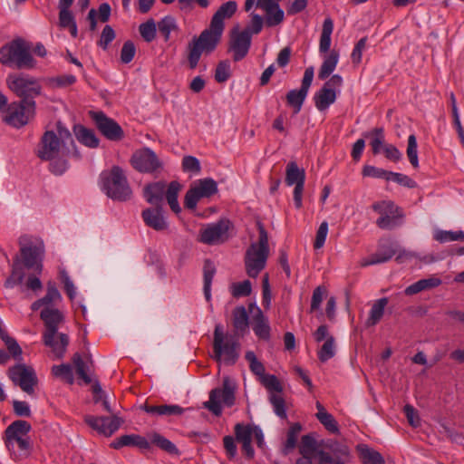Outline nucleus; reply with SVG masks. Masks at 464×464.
Wrapping results in <instances>:
<instances>
[{"label": "nucleus", "mask_w": 464, "mask_h": 464, "mask_svg": "<svg viewBox=\"0 0 464 464\" xmlns=\"http://www.w3.org/2000/svg\"><path fill=\"white\" fill-rule=\"evenodd\" d=\"M328 234V223L326 221H324L320 224L316 235L314 243V247L315 249H320L324 245L326 237Z\"/></svg>", "instance_id": "63"}, {"label": "nucleus", "mask_w": 464, "mask_h": 464, "mask_svg": "<svg viewBox=\"0 0 464 464\" xmlns=\"http://www.w3.org/2000/svg\"><path fill=\"white\" fill-rule=\"evenodd\" d=\"M136 53V48L131 41H127L123 44L121 50V61L123 63H129L132 61Z\"/></svg>", "instance_id": "60"}, {"label": "nucleus", "mask_w": 464, "mask_h": 464, "mask_svg": "<svg viewBox=\"0 0 464 464\" xmlns=\"http://www.w3.org/2000/svg\"><path fill=\"white\" fill-rule=\"evenodd\" d=\"M40 318L44 324L43 342L44 345H52L53 334L58 332V327L64 321L63 313L56 308L44 307L40 313Z\"/></svg>", "instance_id": "16"}, {"label": "nucleus", "mask_w": 464, "mask_h": 464, "mask_svg": "<svg viewBox=\"0 0 464 464\" xmlns=\"http://www.w3.org/2000/svg\"><path fill=\"white\" fill-rule=\"evenodd\" d=\"M397 253V250L389 247L383 252H377L373 255H372L369 258H364L360 262L361 266H368L372 265L381 264L387 262L390 260L395 254Z\"/></svg>", "instance_id": "37"}, {"label": "nucleus", "mask_w": 464, "mask_h": 464, "mask_svg": "<svg viewBox=\"0 0 464 464\" xmlns=\"http://www.w3.org/2000/svg\"><path fill=\"white\" fill-rule=\"evenodd\" d=\"M0 62L18 69H32L36 62L31 54V45L23 39L12 41L0 48Z\"/></svg>", "instance_id": "2"}, {"label": "nucleus", "mask_w": 464, "mask_h": 464, "mask_svg": "<svg viewBox=\"0 0 464 464\" xmlns=\"http://www.w3.org/2000/svg\"><path fill=\"white\" fill-rule=\"evenodd\" d=\"M258 241L252 243L245 254L246 272L250 277H256L265 268L269 256L268 235L262 223L257 222Z\"/></svg>", "instance_id": "1"}, {"label": "nucleus", "mask_w": 464, "mask_h": 464, "mask_svg": "<svg viewBox=\"0 0 464 464\" xmlns=\"http://www.w3.org/2000/svg\"><path fill=\"white\" fill-rule=\"evenodd\" d=\"M24 272L22 266L20 264H14L10 276L5 282V286L6 288H12L14 285L21 284L24 280Z\"/></svg>", "instance_id": "50"}, {"label": "nucleus", "mask_w": 464, "mask_h": 464, "mask_svg": "<svg viewBox=\"0 0 464 464\" xmlns=\"http://www.w3.org/2000/svg\"><path fill=\"white\" fill-rule=\"evenodd\" d=\"M301 430L302 426L299 422H295L291 425L287 432L286 441L283 450L285 455L288 454L290 450L295 448L297 438Z\"/></svg>", "instance_id": "44"}, {"label": "nucleus", "mask_w": 464, "mask_h": 464, "mask_svg": "<svg viewBox=\"0 0 464 464\" xmlns=\"http://www.w3.org/2000/svg\"><path fill=\"white\" fill-rule=\"evenodd\" d=\"M76 82V78L72 74L58 75L50 78L48 84L53 88H64L72 85Z\"/></svg>", "instance_id": "52"}, {"label": "nucleus", "mask_w": 464, "mask_h": 464, "mask_svg": "<svg viewBox=\"0 0 464 464\" xmlns=\"http://www.w3.org/2000/svg\"><path fill=\"white\" fill-rule=\"evenodd\" d=\"M62 299L61 294L59 293L57 287L54 283L49 281L47 283V291L46 295L40 299V302L43 303L44 307L53 308V304L60 302Z\"/></svg>", "instance_id": "42"}, {"label": "nucleus", "mask_w": 464, "mask_h": 464, "mask_svg": "<svg viewBox=\"0 0 464 464\" xmlns=\"http://www.w3.org/2000/svg\"><path fill=\"white\" fill-rule=\"evenodd\" d=\"M434 238L440 242L445 243L449 241H464V232L459 231H445L439 230L435 233Z\"/></svg>", "instance_id": "49"}, {"label": "nucleus", "mask_w": 464, "mask_h": 464, "mask_svg": "<svg viewBox=\"0 0 464 464\" xmlns=\"http://www.w3.org/2000/svg\"><path fill=\"white\" fill-rule=\"evenodd\" d=\"M357 450L363 464H384V459L382 456L378 451L369 448L367 445H358Z\"/></svg>", "instance_id": "32"}, {"label": "nucleus", "mask_w": 464, "mask_h": 464, "mask_svg": "<svg viewBox=\"0 0 464 464\" xmlns=\"http://www.w3.org/2000/svg\"><path fill=\"white\" fill-rule=\"evenodd\" d=\"M246 359L249 362L250 370L262 378L263 375H265V367L263 363L257 360L255 353L252 351L246 352Z\"/></svg>", "instance_id": "57"}, {"label": "nucleus", "mask_w": 464, "mask_h": 464, "mask_svg": "<svg viewBox=\"0 0 464 464\" xmlns=\"http://www.w3.org/2000/svg\"><path fill=\"white\" fill-rule=\"evenodd\" d=\"M90 115L94 121L101 133L110 140H121L123 136L121 127L112 119L107 117L102 111H91Z\"/></svg>", "instance_id": "18"}, {"label": "nucleus", "mask_w": 464, "mask_h": 464, "mask_svg": "<svg viewBox=\"0 0 464 464\" xmlns=\"http://www.w3.org/2000/svg\"><path fill=\"white\" fill-rule=\"evenodd\" d=\"M7 375L14 385L19 386L28 395L34 393L38 379L31 366L24 363L15 364L8 369Z\"/></svg>", "instance_id": "10"}, {"label": "nucleus", "mask_w": 464, "mask_h": 464, "mask_svg": "<svg viewBox=\"0 0 464 464\" xmlns=\"http://www.w3.org/2000/svg\"><path fill=\"white\" fill-rule=\"evenodd\" d=\"M181 184L176 180L171 181L168 188L165 191L166 194V199L171 208V210L175 213H179L181 208L179 207V201H178V196L179 191L181 190Z\"/></svg>", "instance_id": "35"}, {"label": "nucleus", "mask_w": 464, "mask_h": 464, "mask_svg": "<svg viewBox=\"0 0 464 464\" xmlns=\"http://www.w3.org/2000/svg\"><path fill=\"white\" fill-rule=\"evenodd\" d=\"M64 156V153H61V155L53 158V160H47L50 161L49 169L53 174L60 176L67 170L68 162Z\"/></svg>", "instance_id": "48"}, {"label": "nucleus", "mask_w": 464, "mask_h": 464, "mask_svg": "<svg viewBox=\"0 0 464 464\" xmlns=\"http://www.w3.org/2000/svg\"><path fill=\"white\" fill-rule=\"evenodd\" d=\"M160 33L164 36L165 41L169 39L170 33L177 30L176 20L172 16H165L158 23Z\"/></svg>", "instance_id": "47"}, {"label": "nucleus", "mask_w": 464, "mask_h": 464, "mask_svg": "<svg viewBox=\"0 0 464 464\" xmlns=\"http://www.w3.org/2000/svg\"><path fill=\"white\" fill-rule=\"evenodd\" d=\"M316 408L318 410L316 418L325 427L326 430L333 433L339 431L338 424L332 414L328 413L324 407L319 402H316Z\"/></svg>", "instance_id": "36"}, {"label": "nucleus", "mask_w": 464, "mask_h": 464, "mask_svg": "<svg viewBox=\"0 0 464 464\" xmlns=\"http://www.w3.org/2000/svg\"><path fill=\"white\" fill-rule=\"evenodd\" d=\"M338 53L334 51L331 52L330 54L324 59L319 72L318 77L321 80L326 79L335 69L338 63Z\"/></svg>", "instance_id": "39"}, {"label": "nucleus", "mask_w": 464, "mask_h": 464, "mask_svg": "<svg viewBox=\"0 0 464 464\" xmlns=\"http://www.w3.org/2000/svg\"><path fill=\"white\" fill-rule=\"evenodd\" d=\"M249 312L252 314V328L255 334L264 340L270 337V326L267 318L264 315L262 310L255 304H249Z\"/></svg>", "instance_id": "21"}, {"label": "nucleus", "mask_w": 464, "mask_h": 464, "mask_svg": "<svg viewBox=\"0 0 464 464\" xmlns=\"http://www.w3.org/2000/svg\"><path fill=\"white\" fill-rule=\"evenodd\" d=\"M215 273L216 267L213 262L207 259L204 263V294L208 301L210 299L211 283Z\"/></svg>", "instance_id": "43"}, {"label": "nucleus", "mask_w": 464, "mask_h": 464, "mask_svg": "<svg viewBox=\"0 0 464 464\" xmlns=\"http://www.w3.org/2000/svg\"><path fill=\"white\" fill-rule=\"evenodd\" d=\"M64 146L60 142L57 134L53 130H47L44 133L39 148L37 156L42 160H53V158L63 153L62 149Z\"/></svg>", "instance_id": "19"}, {"label": "nucleus", "mask_w": 464, "mask_h": 464, "mask_svg": "<svg viewBox=\"0 0 464 464\" xmlns=\"http://www.w3.org/2000/svg\"><path fill=\"white\" fill-rule=\"evenodd\" d=\"M235 434L238 442H251L253 436V427L250 425H243L241 423H237L235 426Z\"/></svg>", "instance_id": "51"}, {"label": "nucleus", "mask_w": 464, "mask_h": 464, "mask_svg": "<svg viewBox=\"0 0 464 464\" xmlns=\"http://www.w3.org/2000/svg\"><path fill=\"white\" fill-rule=\"evenodd\" d=\"M6 345V348L9 353L14 358L21 360V355L23 353L22 348L18 344V343L11 336H5L3 340Z\"/></svg>", "instance_id": "64"}, {"label": "nucleus", "mask_w": 464, "mask_h": 464, "mask_svg": "<svg viewBox=\"0 0 464 464\" xmlns=\"http://www.w3.org/2000/svg\"><path fill=\"white\" fill-rule=\"evenodd\" d=\"M84 421L99 434L105 437H111L124 423V420L117 414H112L110 417L86 415Z\"/></svg>", "instance_id": "15"}, {"label": "nucleus", "mask_w": 464, "mask_h": 464, "mask_svg": "<svg viewBox=\"0 0 464 464\" xmlns=\"http://www.w3.org/2000/svg\"><path fill=\"white\" fill-rule=\"evenodd\" d=\"M314 457L318 459L317 464H345L339 458L334 457L331 453L321 448Z\"/></svg>", "instance_id": "62"}, {"label": "nucleus", "mask_w": 464, "mask_h": 464, "mask_svg": "<svg viewBox=\"0 0 464 464\" xmlns=\"http://www.w3.org/2000/svg\"><path fill=\"white\" fill-rule=\"evenodd\" d=\"M102 185L108 197L114 200L126 201L132 191L121 168L113 166L110 171L102 174Z\"/></svg>", "instance_id": "4"}, {"label": "nucleus", "mask_w": 464, "mask_h": 464, "mask_svg": "<svg viewBox=\"0 0 464 464\" xmlns=\"http://www.w3.org/2000/svg\"><path fill=\"white\" fill-rule=\"evenodd\" d=\"M266 13L265 23L268 27H274L280 24L284 21V11L280 8V6L276 9H271L269 12Z\"/></svg>", "instance_id": "54"}, {"label": "nucleus", "mask_w": 464, "mask_h": 464, "mask_svg": "<svg viewBox=\"0 0 464 464\" xmlns=\"http://www.w3.org/2000/svg\"><path fill=\"white\" fill-rule=\"evenodd\" d=\"M7 83L10 90L22 99L21 102L27 104L29 108L35 107L34 99L42 92L37 79L26 74L10 75Z\"/></svg>", "instance_id": "5"}, {"label": "nucleus", "mask_w": 464, "mask_h": 464, "mask_svg": "<svg viewBox=\"0 0 464 464\" xmlns=\"http://www.w3.org/2000/svg\"><path fill=\"white\" fill-rule=\"evenodd\" d=\"M388 304V298L383 297L378 299L373 303L369 313V317L365 321L367 327H372L377 324L384 314V309Z\"/></svg>", "instance_id": "30"}, {"label": "nucleus", "mask_w": 464, "mask_h": 464, "mask_svg": "<svg viewBox=\"0 0 464 464\" xmlns=\"http://www.w3.org/2000/svg\"><path fill=\"white\" fill-rule=\"evenodd\" d=\"M321 446V444L317 443L313 434L304 435L299 446V453L302 455L300 459L312 460Z\"/></svg>", "instance_id": "26"}, {"label": "nucleus", "mask_w": 464, "mask_h": 464, "mask_svg": "<svg viewBox=\"0 0 464 464\" xmlns=\"http://www.w3.org/2000/svg\"><path fill=\"white\" fill-rule=\"evenodd\" d=\"M239 343L232 336H225L222 326L216 325L214 331V359L223 360L227 364H234L238 358Z\"/></svg>", "instance_id": "6"}, {"label": "nucleus", "mask_w": 464, "mask_h": 464, "mask_svg": "<svg viewBox=\"0 0 464 464\" xmlns=\"http://www.w3.org/2000/svg\"><path fill=\"white\" fill-rule=\"evenodd\" d=\"M19 246L21 255L27 268H35L42 271L41 257L44 254V246L42 243L33 245L30 237L24 235L19 237Z\"/></svg>", "instance_id": "14"}, {"label": "nucleus", "mask_w": 464, "mask_h": 464, "mask_svg": "<svg viewBox=\"0 0 464 464\" xmlns=\"http://www.w3.org/2000/svg\"><path fill=\"white\" fill-rule=\"evenodd\" d=\"M233 325L237 331L243 332L248 326V315L244 306H237L233 310Z\"/></svg>", "instance_id": "41"}, {"label": "nucleus", "mask_w": 464, "mask_h": 464, "mask_svg": "<svg viewBox=\"0 0 464 464\" xmlns=\"http://www.w3.org/2000/svg\"><path fill=\"white\" fill-rule=\"evenodd\" d=\"M417 140L415 135L411 134L408 138L407 145V156L413 168L419 167L418 150H417Z\"/></svg>", "instance_id": "53"}, {"label": "nucleus", "mask_w": 464, "mask_h": 464, "mask_svg": "<svg viewBox=\"0 0 464 464\" xmlns=\"http://www.w3.org/2000/svg\"><path fill=\"white\" fill-rule=\"evenodd\" d=\"M73 131L79 142L89 148H97L99 139L92 130L87 129L82 125L74 126Z\"/></svg>", "instance_id": "28"}, {"label": "nucleus", "mask_w": 464, "mask_h": 464, "mask_svg": "<svg viewBox=\"0 0 464 464\" xmlns=\"http://www.w3.org/2000/svg\"><path fill=\"white\" fill-rule=\"evenodd\" d=\"M237 10V4L236 1H227L222 4L217 12L213 14L210 24L214 27H218L224 31V20L231 18Z\"/></svg>", "instance_id": "24"}, {"label": "nucleus", "mask_w": 464, "mask_h": 464, "mask_svg": "<svg viewBox=\"0 0 464 464\" xmlns=\"http://www.w3.org/2000/svg\"><path fill=\"white\" fill-rule=\"evenodd\" d=\"M372 208L380 215L376 225L381 229H392L400 226L404 218L402 209L392 200L377 201L372 204Z\"/></svg>", "instance_id": "7"}, {"label": "nucleus", "mask_w": 464, "mask_h": 464, "mask_svg": "<svg viewBox=\"0 0 464 464\" xmlns=\"http://www.w3.org/2000/svg\"><path fill=\"white\" fill-rule=\"evenodd\" d=\"M314 99L316 108L319 111H324L335 102V91L323 86V88L314 95Z\"/></svg>", "instance_id": "31"}, {"label": "nucleus", "mask_w": 464, "mask_h": 464, "mask_svg": "<svg viewBox=\"0 0 464 464\" xmlns=\"http://www.w3.org/2000/svg\"><path fill=\"white\" fill-rule=\"evenodd\" d=\"M165 191V182H152L144 187L143 196L150 204L154 205L155 207H162Z\"/></svg>", "instance_id": "23"}, {"label": "nucleus", "mask_w": 464, "mask_h": 464, "mask_svg": "<svg viewBox=\"0 0 464 464\" xmlns=\"http://www.w3.org/2000/svg\"><path fill=\"white\" fill-rule=\"evenodd\" d=\"M35 107H30L24 102L12 103L8 106L4 121L14 127L19 128L25 125L34 115Z\"/></svg>", "instance_id": "20"}, {"label": "nucleus", "mask_w": 464, "mask_h": 464, "mask_svg": "<svg viewBox=\"0 0 464 464\" xmlns=\"http://www.w3.org/2000/svg\"><path fill=\"white\" fill-rule=\"evenodd\" d=\"M131 166L142 173H153L162 169V162L150 148L136 150L130 158Z\"/></svg>", "instance_id": "12"}, {"label": "nucleus", "mask_w": 464, "mask_h": 464, "mask_svg": "<svg viewBox=\"0 0 464 464\" xmlns=\"http://www.w3.org/2000/svg\"><path fill=\"white\" fill-rule=\"evenodd\" d=\"M305 172L304 169H299L295 161H290L285 169V183L287 186L296 184H304Z\"/></svg>", "instance_id": "29"}, {"label": "nucleus", "mask_w": 464, "mask_h": 464, "mask_svg": "<svg viewBox=\"0 0 464 464\" xmlns=\"http://www.w3.org/2000/svg\"><path fill=\"white\" fill-rule=\"evenodd\" d=\"M442 283L441 279L436 276L420 279L414 284L409 285L405 289V295H412L421 291L430 290L438 287Z\"/></svg>", "instance_id": "27"}, {"label": "nucleus", "mask_w": 464, "mask_h": 464, "mask_svg": "<svg viewBox=\"0 0 464 464\" xmlns=\"http://www.w3.org/2000/svg\"><path fill=\"white\" fill-rule=\"evenodd\" d=\"M140 409L147 413L158 416H171V415H181L184 412V409L179 405H150L143 404Z\"/></svg>", "instance_id": "25"}, {"label": "nucleus", "mask_w": 464, "mask_h": 464, "mask_svg": "<svg viewBox=\"0 0 464 464\" xmlns=\"http://www.w3.org/2000/svg\"><path fill=\"white\" fill-rule=\"evenodd\" d=\"M230 77V63L227 60L218 63L216 72L215 80L218 82H225Z\"/></svg>", "instance_id": "56"}, {"label": "nucleus", "mask_w": 464, "mask_h": 464, "mask_svg": "<svg viewBox=\"0 0 464 464\" xmlns=\"http://www.w3.org/2000/svg\"><path fill=\"white\" fill-rule=\"evenodd\" d=\"M31 430V424L26 420H18L11 423L5 431V442L8 450L17 443L22 451H28L31 449V443L27 434Z\"/></svg>", "instance_id": "9"}, {"label": "nucleus", "mask_w": 464, "mask_h": 464, "mask_svg": "<svg viewBox=\"0 0 464 464\" xmlns=\"http://www.w3.org/2000/svg\"><path fill=\"white\" fill-rule=\"evenodd\" d=\"M388 177H389V180L392 179L396 183H398L403 187H406V188H416V186H417L416 182L413 179H411L407 175H404L401 173H396V172L390 171L388 174Z\"/></svg>", "instance_id": "59"}, {"label": "nucleus", "mask_w": 464, "mask_h": 464, "mask_svg": "<svg viewBox=\"0 0 464 464\" xmlns=\"http://www.w3.org/2000/svg\"><path fill=\"white\" fill-rule=\"evenodd\" d=\"M251 45L250 30L246 28L239 31L238 25L230 34L229 51L233 53L235 62L242 60L248 53Z\"/></svg>", "instance_id": "17"}, {"label": "nucleus", "mask_w": 464, "mask_h": 464, "mask_svg": "<svg viewBox=\"0 0 464 464\" xmlns=\"http://www.w3.org/2000/svg\"><path fill=\"white\" fill-rule=\"evenodd\" d=\"M334 30V22L330 17L324 19L320 38L319 49L321 53H326L331 46V34Z\"/></svg>", "instance_id": "38"}, {"label": "nucleus", "mask_w": 464, "mask_h": 464, "mask_svg": "<svg viewBox=\"0 0 464 464\" xmlns=\"http://www.w3.org/2000/svg\"><path fill=\"white\" fill-rule=\"evenodd\" d=\"M235 382L228 377L223 378V388L214 389L209 393V400L204 402V407L213 414L218 416L222 412L220 401L226 406L231 407L235 403Z\"/></svg>", "instance_id": "8"}, {"label": "nucleus", "mask_w": 464, "mask_h": 464, "mask_svg": "<svg viewBox=\"0 0 464 464\" xmlns=\"http://www.w3.org/2000/svg\"><path fill=\"white\" fill-rule=\"evenodd\" d=\"M52 372L53 375L63 378L66 382L73 383L72 370L69 364L55 365L52 368Z\"/></svg>", "instance_id": "55"}, {"label": "nucleus", "mask_w": 464, "mask_h": 464, "mask_svg": "<svg viewBox=\"0 0 464 464\" xmlns=\"http://www.w3.org/2000/svg\"><path fill=\"white\" fill-rule=\"evenodd\" d=\"M139 32L145 42H152L156 38L157 34V25L155 21L150 18L145 23L140 24Z\"/></svg>", "instance_id": "45"}, {"label": "nucleus", "mask_w": 464, "mask_h": 464, "mask_svg": "<svg viewBox=\"0 0 464 464\" xmlns=\"http://www.w3.org/2000/svg\"><path fill=\"white\" fill-rule=\"evenodd\" d=\"M307 96V92L303 90H291L286 94L287 104L294 108V113H298L301 111L302 105Z\"/></svg>", "instance_id": "40"}, {"label": "nucleus", "mask_w": 464, "mask_h": 464, "mask_svg": "<svg viewBox=\"0 0 464 464\" xmlns=\"http://www.w3.org/2000/svg\"><path fill=\"white\" fill-rule=\"evenodd\" d=\"M149 439L151 444L156 445L160 450L166 451L170 455L179 456L180 452L178 448L167 438L163 437L160 433L153 432L149 434Z\"/></svg>", "instance_id": "34"}, {"label": "nucleus", "mask_w": 464, "mask_h": 464, "mask_svg": "<svg viewBox=\"0 0 464 464\" xmlns=\"http://www.w3.org/2000/svg\"><path fill=\"white\" fill-rule=\"evenodd\" d=\"M230 222L227 219H220L216 223L208 224L201 228L198 241L206 245H219L228 238Z\"/></svg>", "instance_id": "13"}, {"label": "nucleus", "mask_w": 464, "mask_h": 464, "mask_svg": "<svg viewBox=\"0 0 464 464\" xmlns=\"http://www.w3.org/2000/svg\"><path fill=\"white\" fill-rule=\"evenodd\" d=\"M218 192L217 182L206 178L198 180L186 193L184 206L188 209H195L198 200L202 198H209Z\"/></svg>", "instance_id": "11"}, {"label": "nucleus", "mask_w": 464, "mask_h": 464, "mask_svg": "<svg viewBox=\"0 0 464 464\" xmlns=\"http://www.w3.org/2000/svg\"><path fill=\"white\" fill-rule=\"evenodd\" d=\"M222 34L223 30L214 27L210 24L209 27L201 32L198 37L193 38L188 45V61L190 69L197 67L203 53H210L216 49Z\"/></svg>", "instance_id": "3"}, {"label": "nucleus", "mask_w": 464, "mask_h": 464, "mask_svg": "<svg viewBox=\"0 0 464 464\" xmlns=\"http://www.w3.org/2000/svg\"><path fill=\"white\" fill-rule=\"evenodd\" d=\"M141 216L145 224L157 231H163L168 228V222L162 214V207L146 208L142 211Z\"/></svg>", "instance_id": "22"}, {"label": "nucleus", "mask_w": 464, "mask_h": 464, "mask_svg": "<svg viewBox=\"0 0 464 464\" xmlns=\"http://www.w3.org/2000/svg\"><path fill=\"white\" fill-rule=\"evenodd\" d=\"M52 345H46L52 350L56 358H62L66 353L69 344V337L66 334L56 332L52 340Z\"/></svg>", "instance_id": "33"}, {"label": "nucleus", "mask_w": 464, "mask_h": 464, "mask_svg": "<svg viewBox=\"0 0 464 464\" xmlns=\"http://www.w3.org/2000/svg\"><path fill=\"white\" fill-rule=\"evenodd\" d=\"M335 354V339L334 337H328L324 343L318 351V358L321 362H324L333 358Z\"/></svg>", "instance_id": "46"}, {"label": "nucleus", "mask_w": 464, "mask_h": 464, "mask_svg": "<svg viewBox=\"0 0 464 464\" xmlns=\"http://www.w3.org/2000/svg\"><path fill=\"white\" fill-rule=\"evenodd\" d=\"M270 402L272 403L274 407V411L277 416L280 418L285 419L286 418V412L285 409V400L284 398L276 393H272L270 395Z\"/></svg>", "instance_id": "58"}, {"label": "nucleus", "mask_w": 464, "mask_h": 464, "mask_svg": "<svg viewBox=\"0 0 464 464\" xmlns=\"http://www.w3.org/2000/svg\"><path fill=\"white\" fill-rule=\"evenodd\" d=\"M251 283L249 280H245L240 283L234 284L232 286V295L235 297L247 296L251 294Z\"/></svg>", "instance_id": "61"}]
</instances>
